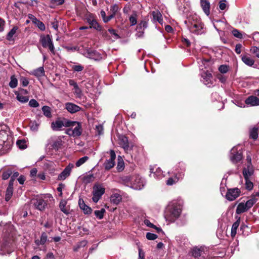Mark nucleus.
Here are the masks:
<instances>
[{"label": "nucleus", "instance_id": "obj_1", "mask_svg": "<svg viewBox=\"0 0 259 259\" xmlns=\"http://www.w3.org/2000/svg\"><path fill=\"white\" fill-rule=\"evenodd\" d=\"M183 203L180 200H174L170 202L166 209L165 218L170 222H175L181 215Z\"/></svg>", "mask_w": 259, "mask_h": 259}, {"label": "nucleus", "instance_id": "obj_2", "mask_svg": "<svg viewBox=\"0 0 259 259\" xmlns=\"http://www.w3.org/2000/svg\"><path fill=\"white\" fill-rule=\"evenodd\" d=\"M185 24L190 32L192 33L199 35L204 32L203 26L200 18L196 14L191 13L188 15Z\"/></svg>", "mask_w": 259, "mask_h": 259}, {"label": "nucleus", "instance_id": "obj_3", "mask_svg": "<svg viewBox=\"0 0 259 259\" xmlns=\"http://www.w3.org/2000/svg\"><path fill=\"white\" fill-rule=\"evenodd\" d=\"M80 54L84 57L95 61H99L105 59L106 55L104 52H99L91 48H84L83 52H80Z\"/></svg>", "mask_w": 259, "mask_h": 259}, {"label": "nucleus", "instance_id": "obj_4", "mask_svg": "<svg viewBox=\"0 0 259 259\" xmlns=\"http://www.w3.org/2000/svg\"><path fill=\"white\" fill-rule=\"evenodd\" d=\"M69 128L66 130V134L73 137H79L82 133V127L80 122L69 120Z\"/></svg>", "mask_w": 259, "mask_h": 259}, {"label": "nucleus", "instance_id": "obj_5", "mask_svg": "<svg viewBox=\"0 0 259 259\" xmlns=\"http://www.w3.org/2000/svg\"><path fill=\"white\" fill-rule=\"evenodd\" d=\"M145 179L139 175H134L132 176V185L131 188L137 190H142L146 185Z\"/></svg>", "mask_w": 259, "mask_h": 259}, {"label": "nucleus", "instance_id": "obj_6", "mask_svg": "<svg viewBox=\"0 0 259 259\" xmlns=\"http://www.w3.org/2000/svg\"><path fill=\"white\" fill-rule=\"evenodd\" d=\"M185 170V164L183 162H179L172 170L171 174L179 180H182L184 177Z\"/></svg>", "mask_w": 259, "mask_h": 259}, {"label": "nucleus", "instance_id": "obj_7", "mask_svg": "<svg viewBox=\"0 0 259 259\" xmlns=\"http://www.w3.org/2000/svg\"><path fill=\"white\" fill-rule=\"evenodd\" d=\"M105 189L102 185L100 184H96L93 187V201L97 203L101 199L102 196L105 193Z\"/></svg>", "mask_w": 259, "mask_h": 259}, {"label": "nucleus", "instance_id": "obj_8", "mask_svg": "<svg viewBox=\"0 0 259 259\" xmlns=\"http://www.w3.org/2000/svg\"><path fill=\"white\" fill-rule=\"evenodd\" d=\"M39 41L44 48H48L51 53L55 54V48L49 35H41Z\"/></svg>", "mask_w": 259, "mask_h": 259}, {"label": "nucleus", "instance_id": "obj_9", "mask_svg": "<svg viewBox=\"0 0 259 259\" xmlns=\"http://www.w3.org/2000/svg\"><path fill=\"white\" fill-rule=\"evenodd\" d=\"M238 148L237 146H234L230 151L229 158L233 164L238 163L242 159V152L240 150H238Z\"/></svg>", "mask_w": 259, "mask_h": 259}, {"label": "nucleus", "instance_id": "obj_10", "mask_svg": "<svg viewBox=\"0 0 259 259\" xmlns=\"http://www.w3.org/2000/svg\"><path fill=\"white\" fill-rule=\"evenodd\" d=\"M177 5L180 12L187 16L188 15L191 9L189 0H177Z\"/></svg>", "mask_w": 259, "mask_h": 259}, {"label": "nucleus", "instance_id": "obj_11", "mask_svg": "<svg viewBox=\"0 0 259 259\" xmlns=\"http://www.w3.org/2000/svg\"><path fill=\"white\" fill-rule=\"evenodd\" d=\"M240 194L241 191L237 188L228 189L226 194L225 197L228 200L232 201L238 197Z\"/></svg>", "mask_w": 259, "mask_h": 259}, {"label": "nucleus", "instance_id": "obj_12", "mask_svg": "<svg viewBox=\"0 0 259 259\" xmlns=\"http://www.w3.org/2000/svg\"><path fill=\"white\" fill-rule=\"evenodd\" d=\"M69 120L64 119L63 120H57L51 123V127L54 131H60L63 126L67 127L69 125Z\"/></svg>", "mask_w": 259, "mask_h": 259}, {"label": "nucleus", "instance_id": "obj_13", "mask_svg": "<svg viewBox=\"0 0 259 259\" xmlns=\"http://www.w3.org/2000/svg\"><path fill=\"white\" fill-rule=\"evenodd\" d=\"M73 167L74 165L72 163H69L58 175L57 180L59 181L65 180L70 176L72 169L73 168Z\"/></svg>", "mask_w": 259, "mask_h": 259}, {"label": "nucleus", "instance_id": "obj_14", "mask_svg": "<svg viewBox=\"0 0 259 259\" xmlns=\"http://www.w3.org/2000/svg\"><path fill=\"white\" fill-rule=\"evenodd\" d=\"M110 158L107 160L104 163V167L105 169L109 170L115 165V159L116 158V154L112 150H110Z\"/></svg>", "mask_w": 259, "mask_h": 259}, {"label": "nucleus", "instance_id": "obj_15", "mask_svg": "<svg viewBox=\"0 0 259 259\" xmlns=\"http://www.w3.org/2000/svg\"><path fill=\"white\" fill-rule=\"evenodd\" d=\"M201 81L206 85L210 87L212 85V83L211 82V78L212 77L211 74L208 71H203L201 72Z\"/></svg>", "mask_w": 259, "mask_h": 259}, {"label": "nucleus", "instance_id": "obj_16", "mask_svg": "<svg viewBox=\"0 0 259 259\" xmlns=\"http://www.w3.org/2000/svg\"><path fill=\"white\" fill-rule=\"evenodd\" d=\"M245 104L247 107L258 106L259 99L255 96H250L245 99Z\"/></svg>", "mask_w": 259, "mask_h": 259}, {"label": "nucleus", "instance_id": "obj_17", "mask_svg": "<svg viewBox=\"0 0 259 259\" xmlns=\"http://www.w3.org/2000/svg\"><path fill=\"white\" fill-rule=\"evenodd\" d=\"M132 176H122L118 178L117 182L125 186L131 188L132 185Z\"/></svg>", "mask_w": 259, "mask_h": 259}, {"label": "nucleus", "instance_id": "obj_18", "mask_svg": "<svg viewBox=\"0 0 259 259\" xmlns=\"http://www.w3.org/2000/svg\"><path fill=\"white\" fill-rule=\"evenodd\" d=\"M65 108L70 113H74L81 110L79 106L70 102L65 104Z\"/></svg>", "mask_w": 259, "mask_h": 259}, {"label": "nucleus", "instance_id": "obj_19", "mask_svg": "<svg viewBox=\"0 0 259 259\" xmlns=\"http://www.w3.org/2000/svg\"><path fill=\"white\" fill-rule=\"evenodd\" d=\"M150 177H153L157 180H160L164 177L163 171L159 167L156 168L155 171H154V168H150Z\"/></svg>", "mask_w": 259, "mask_h": 259}, {"label": "nucleus", "instance_id": "obj_20", "mask_svg": "<svg viewBox=\"0 0 259 259\" xmlns=\"http://www.w3.org/2000/svg\"><path fill=\"white\" fill-rule=\"evenodd\" d=\"M35 207L39 210L42 211L45 209L47 205L46 202L41 198H37L33 202Z\"/></svg>", "mask_w": 259, "mask_h": 259}, {"label": "nucleus", "instance_id": "obj_21", "mask_svg": "<svg viewBox=\"0 0 259 259\" xmlns=\"http://www.w3.org/2000/svg\"><path fill=\"white\" fill-rule=\"evenodd\" d=\"M78 205L80 208L83 210L84 214H91L92 209L90 207L86 205L83 201V200L81 198H79L78 200Z\"/></svg>", "mask_w": 259, "mask_h": 259}, {"label": "nucleus", "instance_id": "obj_22", "mask_svg": "<svg viewBox=\"0 0 259 259\" xmlns=\"http://www.w3.org/2000/svg\"><path fill=\"white\" fill-rule=\"evenodd\" d=\"M12 250L10 247L9 243L7 242L3 243L0 246V254L4 255L7 254H10Z\"/></svg>", "mask_w": 259, "mask_h": 259}, {"label": "nucleus", "instance_id": "obj_23", "mask_svg": "<svg viewBox=\"0 0 259 259\" xmlns=\"http://www.w3.org/2000/svg\"><path fill=\"white\" fill-rule=\"evenodd\" d=\"M254 169L253 166H245L244 167L242 174L244 179H250V177L253 174Z\"/></svg>", "mask_w": 259, "mask_h": 259}, {"label": "nucleus", "instance_id": "obj_24", "mask_svg": "<svg viewBox=\"0 0 259 259\" xmlns=\"http://www.w3.org/2000/svg\"><path fill=\"white\" fill-rule=\"evenodd\" d=\"M204 252V248L203 247H194L192 249L191 254L195 258H198Z\"/></svg>", "mask_w": 259, "mask_h": 259}, {"label": "nucleus", "instance_id": "obj_25", "mask_svg": "<svg viewBox=\"0 0 259 259\" xmlns=\"http://www.w3.org/2000/svg\"><path fill=\"white\" fill-rule=\"evenodd\" d=\"M200 4L204 13L208 16L210 14V5L207 0H200Z\"/></svg>", "mask_w": 259, "mask_h": 259}, {"label": "nucleus", "instance_id": "obj_26", "mask_svg": "<svg viewBox=\"0 0 259 259\" xmlns=\"http://www.w3.org/2000/svg\"><path fill=\"white\" fill-rule=\"evenodd\" d=\"M30 74L36 77H40L45 76V72L44 67L41 66L33 70Z\"/></svg>", "mask_w": 259, "mask_h": 259}, {"label": "nucleus", "instance_id": "obj_27", "mask_svg": "<svg viewBox=\"0 0 259 259\" xmlns=\"http://www.w3.org/2000/svg\"><path fill=\"white\" fill-rule=\"evenodd\" d=\"M119 144L125 151L128 150L129 148V145L128 139L126 137L121 136L119 137Z\"/></svg>", "mask_w": 259, "mask_h": 259}, {"label": "nucleus", "instance_id": "obj_28", "mask_svg": "<svg viewBox=\"0 0 259 259\" xmlns=\"http://www.w3.org/2000/svg\"><path fill=\"white\" fill-rule=\"evenodd\" d=\"M45 167L50 174L52 175H54L55 171V165L54 162L48 161L45 163Z\"/></svg>", "mask_w": 259, "mask_h": 259}, {"label": "nucleus", "instance_id": "obj_29", "mask_svg": "<svg viewBox=\"0 0 259 259\" xmlns=\"http://www.w3.org/2000/svg\"><path fill=\"white\" fill-rule=\"evenodd\" d=\"M153 16V19L154 22H158V23L162 24L163 22V19L162 18V15L159 11H154L152 13Z\"/></svg>", "mask_w": 259, "mask_h": 259}, {"label": "nucleus", "instance_id": "obj_30", "mask_svg": "<svg viewBox=\"0 0 259 259\" xmlns=\"http://www.w3.org/2000/svg\"><path fill=\"white\" fill-rule=\"evenodd\" d=\"M120 9L119 7V5L116 4L111 6L110 10L111 12V14L110 15V16H112V19L119 13Z\"/></svg>", "mask_w": 259, "mask_h": 259}, {"label": "nucleus", "instance_id": "obj_31", "mask_svg": "<svg viewBox=\"0 0 259 259\" xmlns=\"http://www.w3.org/2000/svg\"><path fill=\"white\" fill-rule=\"evenodd\" d=\"M241 60L243 62L249 66H252L254 63V61L248 55H241Z\"/></svg>", "mask_w": 259, "mask_h": 259}, {"label": "nucleus", "instance_id": "obj_32", "mask_svg": "<svg viewBox=\"0 0 259 259\" xmlns=\"http://www.w3.org/2000/svg\"><path fill=\"white\" fill-rule=\"evenodd\" d=\"M18 27L16 26H14L12 29L8 33L6 38L9 41H13L14 40V36L16 34Z\"/></svg>", "mask_w": 259, "mask_h": 259}, {"label": "nucleus", "instance_id": "obj_33", "mask_svg": "<svg viewBox=\"0 0 259 259\" xmlns=\"http://www.w3.org/2000/svg\"><path fill=\"white\" fill-rule=\"evenodd\" d=\"M248 210V208L246 206L245 203L241 202L238 205L236 212L237 214H240L247 211Z\"/></svg>", "mask_w": 259, "mask_h": 259}, {"label": "nucleus", "instance_id": "obj_34", "mask_svg": "<svg viewBox=\"0 0 259 259\" xmlns=\"http://www.w3.org/2000/svg\"><path fill=\"white\" fill-rule=\"evenodd\" d=\"M108 32L109 33V35L111 36V40L112 41H114L115 40L120 38V36L117 34L116 30L113 28H109L108 29Z\"/></svg>", "mask_w": 259, "mask_h": 259}, {"label": "nucleus", "instance_id": "obj_35", "mask_svg": "<svg viewBox=\"0 0 259 259\" xmlns=\"http://www.w3.org/2000/svg\"><path fill=\"white\" fill-rule=\"evenodd\" d=\"M2 179L4 180H6L10 177L13 171L11 168H8L7 169L4 170L3 171H2Z\"/></svg>", "mask_w": 259, "mask_h": 259}, {"label": "nucleus", "instance_id": "obj_36", "mask_svg": "<svg viewBox=\"0 0 259 259\" xmlns=\"http://www.w3.org/2000/svg\"><path fill=\"white\" fill-rule=\"evenodd\" d=\"M15 95H16L17 99L22 103H25L28 101L29 98L27 96H24L19 93L18 92H15Z\"/></svg>", "mask_w": 259, "mask_h": 259}, {"label": "nucleus", "instance_id": "obj_37", "mask_svg": "<svg viewBox=\"0 0 259 259\" xmlns=\"http://www.w3.org/2000/svg\"><path fill=\"white\" fill-rule=\"evenodd\" d=\"M121 199V196L117 193L112 194L111 197V202L115 204H118Z\"/></svg>", "mask_w": 259, "mask_h": 259}, {"label": "nucleus", "instance_id": "obj_38", "mask_svg": "<svg viewBox=\"0 0 259 259\" xmlns=\"http://www.w3.org/2000/svg\"><path fill=\"white\" fill-rule=\"evenodd\" d=\"M62 144L63 142L61 139L58 138L53 142V144H52V147L55 150H58L59 148L61 147Z\"/></svg>", "mask_w": 259, "mask_h": 259}, {"label": "nucleus", "instance_id": "obj_39", "mask_svg": "<svg viewBox=\"0 0 259 259\" xmlns=\"http://www.w3.org/2000/svg\"><path fill=\"white\" fill-rule=\"evenodd\" d=\"M67 204V201L64 199H62L59 203V208L60 210L65 214H68L69 211L68 210L66 209L65 206Z\"/></svg>", "mask_w": 259, "mask_h": 259}, {"label": "nucleus", "instance_id": "obj_40", "mask_svg": "<svg viewBox=\"0 0 259 259\" xmlns=\"http://www.w3.org/2000/svg\"><path fill=\"white\" fill-rule=\"evenodd\" d=\"M240 222L239 220L236 221L233 223L231 228V235L232 237H234L237 232V229L239 226Z\"/></svg>", "mask_w": 259, "mask_h": 259}, {"label": "nucleus", "instance_id": "obj_41", "mask_svg": "<svg viewBox=\"0 0 259 259\" xmlns=\"http://www.w3.org/2000/svg\"><path fill=\"white\" fill-rule=\"evenodd\" d=\"M42 111L44 115L48 118L52 117L51 110L50 107L48 106H44L42 107Z\"/></svg>", "mask_w": 259, "mask_h": 259}, {"label": "nucleus", "instance_id": "obj_42", "mask_svg": "<svg viewBox=\"0 0 259 259\" xmlns=\"http://www.w3.org/2000/svg\"><path fill=\"white\" fill-rule=\"evenodd\" d=\"M90 25V28H93L98 31L102 30V27L99 24L96 20H94L93 22H91V24Z\"/></svg>", "mask_w": 259, "mask_h": 259}, {"label": "nucleus", "instance_id": "obj_43", "mask_svg": "<svg viewBox=\"0 0 259 259\" xmlns=\"http://www.w3.org/2000/svg\"><path fill=\"white\" fill-rule=\"evenodd\" d=\"M10 88L14 89L17 87L18 80L15 75H12L10 77V81L9 84Z\"/></svg>", "mask_w": 259, "mask_h": 259}, {"label": "nucleus", "instance_id": "obj_44", "mask_svg": "<svg viewBox=\"0 0 259 259\" xmlns=\"http://www.w3.org/2000/svg\"><path fill=\"white\" fill-rule=\"evenodd\" d=\"M87 244L88 241L86 240H82L74 247L73 250L74 251H77L79 248L85 246Z\"/></svg>", "mask_w": 259, "mask_h": 259}, {"label": "nucleus", "instance_id": "obj_45", "mask_svg": "<svg viewBox=\"0 0 259 259\" xmlns=\"http://www.w3.org/2000/svg\"><path fill=\"white\" fill-rule=\"evenodd\" d=\"M100 15L104 23H108L112 19V16L110 15L106 16V12L103 10L101 11Z\"/></svg>", "mask_w": 259, "mask_h": 259}, {"label": "nucleus", "instance_id": "obj_46", "mask_svg": "<svg viewBox=\"0 0 259 259\" xmlns=\"http://www.w3.org/2000/svg\"><path fill=\"white\" fill-rule=\"evenodd\" d=\"M258 128L256 127H254L250 129L249 133L250 137L253 139H256L258 137Z\"/></svg>", "mask_w": 259, "mask_h": 259}, {"label": "nucleus", "instance_id": "obj_47", "mask_svg": "<svg viewBox=\"0 0 259 259\" xmlns=\"http://www.w3.org/2000/svg\"><path fill=\"white\" fill-rule=\"evenodd\" d=\"M250 200L254 204L256 202H257L259 200V192H256L253 193L250 197Z\"/></svg>", "mask_w": 259, "mask_h": 259}, {"label": "nucleus", "instance_id": "obj_48", "mask_svg": "<svg viewBox=\"0 0 259 259\" xmlns=\"http://www.w3.org/2000/svg\"><path fill=\"white\" fill-rule=\"evenodd\" d=\"M89 159V157L87 156H83L80 158H79L75 163V165L77 167H79L83 164H84L86 161H87Z\"/></svg>", "mask_w": 259, "mask_h": 259}, {"label": "nucleus", "instance_id": "obj_49", "mask_svg": "<svg viewBox=\"0 0 259 259\" xmlns=\"http://www.w3.org/2000/svg\"><path fill=\"white\" fill-rule=\"evenodd\" d=\"M13 194V188H7L6 192L5 200L9 201L11 198Z\"/></svg>", "mask_w": 259, "mask_h": 259}, {"label": "nucleus", "instance_id": "obj_50", "mask_svg": "<svg viewBox=\"0 0 259 259\" xmlns=\"http://www.w3.org/2000/svg\"><path fill=\"white\" fill-rule=\"evenodd\" d=\"M16 144L20 149H25L27 148L26 141L24 140H19L17 141Z\"/></svg>", "mask_w": 259, "mask_h": 259}, {"label": "nucleus", "instance_id": "obj_51", "mask_svg": "<svg viewBox=\"0 0 259 259\" xmlns=\"http://www.w3.org/2000/svg\"><path fill=\"white\" fill-rule=\"evenodd\" d=\"M105 212L104 208H102L100 210H97L95 211V214L97 218L101 220L104 217V214Z\"/></svg>", "mask_w": 259, "mask_h": 259}, {"label": "nucleus", "instance_id": "obj_52", "mask_svg": "<svg viewBox=\"0 0 259 259\" xmlns=\"http://www.w3.org/2000/svg\"><path fill=\"white\" fill-rule=\"evenodd\" d=\"M35 22L33 23L34 24L37 25L38 28L41 31H44L45 30V26L43 22L40 21L37 19H34Z\"/></svg>", "mask_w": 259, "mask_h": 259}, {"label": "nucleus", "instance_id": "obj_53", "mask_svg": "<svg viewBox=\"0 0 259 259\" xmlns=\"http://www.w3.org/2000/svg\"><path fill=\"white\" fill-rule=\"evenodd\" d=\"M99 32H100L101 34L102 35V36L106 40H111V36L109 35V33L108 32V30H105L103 28H102V30L99 31Z\"/></svg>", "mask_w": 259, "mask_h": 259}, {"label": "nucleus", "instance_id": "obj_54", "mask_svg": "<svg viewBox=\"0 0 259 259\" xmlns=\"http://www.w3.org/2000/svg\"><path fill=\"white\" fill-rule=\"evenodd\" d=\"M245 188L248 190H251L253 187V184L252 182L250 180V179H245Z\"/></svg>", "mask_w": 259, "mask_h": 259}, {"label": "nucleus", "instance_id": "obj_55", "mask_svg": "<svg viewBox=\"0 0 259 259\" xmlns=\"http://www.w3.org/2000/svg\"><path fill=\"white\" fill-rule=\"evenodd\" d=\"M74 94L76 98H81L82 96V93L81 89L79 88L78 85L74 89Z\"/></svg>", "mask_w": 259, "mask_h": 259}, {"label": "nucleus", "instance_id": "obj_56", "mask_svg": "<svg viewBox=\"0 0 259 259\" xmlns=\"http://www.w3.org/2000/svg\"><path fill=\"white\" fill-rule=\"evenodd\" d=\"M179 180L178 179H177V178L174 176V178H169L167 181H166V184L169 186L172 185L175 183L178 182Z\"/></svg>", "mask_w": 259, "mask_h": 259}, {"label": "nucleus", "instance_id": "obj_57", "mask_svg": "<svg viewBox=\"0 0 259 259\" xmlns=\"http://www.w3.org/2000/svg\"><path fill=\"white\" fill-rule=\"evenodd\" d=\"M20 81L23 87H27L29 83L28 79L26 77L24 76L21 77L20 79Z\"/></svg>", "mask_w": 259, "mask_h": 259}, {"label": "nucleus", "instance_id": "obj_58", "mask_svg": "<svg viewBox=\"0 0 259 259\" xmlns=\"http://www.w3.org/2000/svg\"><path fill=\"white\" fill-rule=\"evenodd\" d=\"M219 9L221 10H224L227 7L226 0H221L219 4Z\"/></svg>", "mask_w": 259, "mask_h": 259}, {"label": "nucleus", "instance_id": "obj_59", "mask_svg": "<svg viewBox=\"0 0 259 259\" xmlns=\"http://www.w3.org/2000/svg\"><path fill=\"white\" fill-rule=\"evenodd\" d=\"M148 26V23L145 21H142L137 26L139 29L144 30Z\"/></svg>", "mask_w": 259, "mask_h": 259}, {"label": "nucleus", "instance_id": "obj_60", "mask_svg": "<svg viewBox=\"0 0 259 259\" xmlns=\"http://www.w3.org/2000/svg\"><path fill=\"white\" fill-rule=\"evenodd\" d=\"M250 52L256 57L259 58V48L256 47H252L250 49Z\"/></svg>", "mask_w": 259, "mask_h": 259}, {"label": "nucleus", "instance_id": "obj_61", "mask_svg": "<svg viewBox=\"0 0 259 259\" xmlns=\"http://www.w3.org/2000/svg\"><path fill=\"white\" fill-rule=\"evenodd\" d=\"M157 235L152 233L148 232L146 234V238L149 240H154L157 238Z\"/></svg>", "mask_w": 259, "mask_h": 259}, {"label": "nucleus", "instance_id": "obj_62", "mask_svg": "<svg viewBox=\"0 0 259 259\" xmlns=\"http://www.w3.org/2000/svg\"><path fill=\"white\" fill-rule=\"evenodd\" d=\"M29 105L31 107L36 108L39 106V103L36 100L31 99L29 102Z\"/></svg>", "mask_w": 259, "mask_h": 259}, {"label": "nucleus", "instance_id": "obj_63", "mask_svg": "<svg viewBox=\"0 0 259 259\" xmlns=\"http://www.w3.org/2000/svg\"><path fill=\"white\" fill-rule=\"evenodd\" d=\"M219 70L222 73H226L228 71V66L226 65H222L219 67Z\"/></svg>", "mask_w": 259, "mask_h": 259}, {"label": "nucleus", "instance_id": "obj_64", "mask_svg": "<svg viewBox=\"0 0 259 259\" xmlns=\"http://www.w3.org/2000/svg\"><path fill=\"white\" fill-rule=\"evenodd\" d=\"M47 239L48 236L47 234L45 232H42L40 237V242H41V243L44 245L45 243L47 242Z\"/></svg>", "mask_w": 259, "mask_h": 259}]
</instances>
